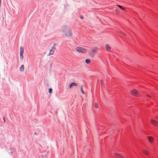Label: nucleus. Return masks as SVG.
I'll return each instance as SVG.
<instances>
[{"label": "nucleus", "mask_w": 158, "mask_h": 158, "mask_svg": "<svg viewBox=\"0 0 158 158\" xmlns=\"http://www.w3.org/2000/svg\"><path fill=\"white\" fill-rule=\"evenodd\" d=\"M62 33L63 36L67 38L72 37L73 35L71 28L67 25H64L62 27Z\"/></svg>", "instance_id": "1"}, {"label": "nucleus", "mask_w": 158, "mask_h": 158, "mask_svg": "<svg viewBox=\"0 0 158 158\" xmlns=\"http://www.w3.org/2000/svg\"><path fill=\"white\" fill-rule=\"evenodd\" d=\"M76 51L80 53H85L87 52V49L79 47H77L75 48Z\"/></svg>", "instance_id": "2"}, {"label": "nucleus", "mask_w": 158, "mask_h": 158, "mask_svg": "<svg viewBox=\"0 0 158 158\" xmlns=\"http://www.w3.org/2000/svg\"><path fill=\"white\" fill-rule=\"evenodd\" d=\"M130 93L132 95L134 96L138 97L140 96L139 92L135 89H133L131 90L130 91Z\"/></svg>", "instance_id": "3"}, {"label": "nucleus", "mask_w": 158, "mask_h": 158, "mask_svg": "<svg viewBox=\"0 0 158 158\" xmlns=\"http://www.w3.org/2000/svg\"><path fill=\"white\" fill-rule=\"evenodd\" d=\"M23 48L22 47H21L20 48V58L21 60H23Z\"/></svg>", "instance_id": "4"}, {"label": "nucleus", "mask_w": 158, "mask_h": 158, "mask_svg": "<svg viewBox=\"0 0 158 158\" xmlns=\"http://www.w3.org/2000/svg\"><path fill=\"white\" fill-rule=\"evenodd\" d=\"M151 123L155 126H158V123L154 119H151L150 120Z\"/></svg>", "instance_id": "5"}, {"label": "nucleus", "mask_w": 158, "mask_h": 158, "mask_svg": "<svg viewBox=\"0 0 158 158\" xmlns=\"http://www.w3.org/2000/svg\"><path fill=\"white\" fill-rule=\"evenodd\" d=\"M55 49V47H52L51 49H49V52L48 55V56L52 55L54 53Z\"/></svg>", "instance_id": "6"}, {"label": "nucleus", "mask_w": 158, "mask_h": 158, "mask_svg": "<svg viewBox=\"0 0 158 158\" xmlns=\"http://www.w3.org/2000/svg\"><path fill=\"white\" fill-rule=\"evenodd\" d=\"M147 137L148 141L150 143H153L154 141V139L153 137L150 136H147Z\"/></svg>", "instance_id": "7"}, {"label": "nucleus", "mask_w": 158, "mask_h": 158, "mask_svg": "<svg viewBox=\"0 0 158 158\" xmlns=\"http://www.w3.org/2000/svg\"><path fill=\"white\" fill-rule=\"evenodd\" d=\"M77 84L75 82H72L70 83L69 85V89H71L73 86H77Z\"/></svg>", "instance_id": "8"}, {"label": "nucleus", "mask_w": 158, "mask_h": 158, "mask_svg": "<svg viewBox=\"0 0 158 158\" xmlns=\"http://www.w3.org/2000/svg\"><path fill=\"white\" fill-rule=\"evenodd\" d=\"M98 48L97 47H94L92 49V52L93 53H95L97 52L98 51Z\"/></svg>", "instance_id": "9"}, {"label": "nucleus", "mask_w": 158, "mask_h": 158, "mask_svg": "<svg viewBox=\"0 0 158 158\" xmlns=\"http://www.w3.org/2000/svg\"><path fill=\"white\" fill-rule=\"evenodd\" d=\"M105 48L106 49L107 51H110V47L109 46L108 44H106L105 45Z\"/></svg>", "instance_id": "10"}, {"label": "nucleus", "mask_w": 158, "mask_h": 158, "mask_svg": "<svg viewBox=\"0 0 158 158\" xmlns=\"http://www.w3.org/2000/svg\"><path fill=\"white\" fill-rule=\"evenodd\" d=\"M143 153L145 155H148L149 154V152L148 151L145 149H143L142 150Z\"/></svg>", "instance_id": "11"}, {"label": "nucleus", "mask_w": 158, "mask_h": 158, "mask_svg": "<svg viewBox=\"0 0 158 158\" xmlns=\"http://www.w3.org/2000/svg\"><path fill=\"white\" fill-rule=\"evenodd\" d=\"M20 71L21 72H23L24 70V66L23 64H22L21 65L20 68Z\"/></svg>", "instance_id": "12"}, {"label": "nucleus", "mask_w": 158, "mask_h": 158, "mask_svg": "<svg viewBox=\"0 0 158 158\" xmlns=\"http://www.w3.org/2000/svg\"><path fill=\"white\" fill-rule=\"evenodd\" d=\"M114 155H118V158H124V157L122 156L120 154L117 153H114Z\"/></svg>", "instance_id": "13"}, {"label": "nucleus", "mask_w": 158, "mask_h": 158, "mask_svg": "<svg viewBox=\"0 0 158 158\" xmlns=\"http://www.w3.org/2000/svg\"><path fill=\"white\" fill-rule=\"evenodd\" d=\"M90 60L89 59H86L85 60V62L87 64H89L90 63Z\"/></svg>", "instance_id": "14"}, {"label": "nucleus", "mask_w": 158, "mask_h": 158, "mask_svg": "<svg viewBox=\"0 0 158 158\" xmlns=\"http://www.w3.org/2000/svg\"><path fill=\"white\" fill-rule=\"evenodd\" d=\"M117 6L119 8H120L123 10H124L125 8H124V7H123V6H122L119 5H117Z\"/></svg>", "instance_id": "15"}, {"label": "nucleus", "mask_w": 158, "mask_h": 158, "mask_svg": "<svg viewBox=\"0 0 158 158\" xmlns=\"http://www.w3.org/2000/svg\"><path fill=\"white\" fill-rule=\"evenodd\" d=\"M81 93H82V94H84V91L83 90L82 86H81Z\"/></svg>", "instance_id": "16"}, {"label": "nucleus", "mask_w": 158, "mask_h": 158, "mask_svg": "<svg viewBox=\"0 0 158 158\" xmlns=\"http://www.w3.org/2000/svg\"><path fill=\"white\" fill-rule=\"evenodd\" d=\"M94 106H95V107L96 108H98V104L97 103H96L95 104Z\"/></svg>", "instance_id": "17"}, {"label": "nucleus", "mask_w": 158, "mask_h": 158, "mask_svg": "<svg viewBox=\"0 0 158 158\" xmlns=\"http://www.w3.org/2000/svg\"><path fill=\"white\" fill-rule=\"evenodd\" d=\"M52 89L51 88H50L49 89V93L50 94L51 93H52Z\"/></svg>", "instance_id": "18"}, {"label": "nucleus", "mask_w": 158, "mask_h": 158, "mask_svg": "<svg viewBox=\"0 0 158 158\" xmlns=\"http://www.w3.org/2000/svg\"><path fill=\"white\" fill-rule=\"evenodd\" d=\"M101 84L102 85H104L103 81L102 80L100 81Z\"/></svg>", "instance_id": "19"}, {"label": "nucleus", "mask_w": 158, "mask_h": 158, "mask_svg": "<svg viewBox=\"0 0 158 158\" xmlns=\"http://www.w3.org/2000/svg\"><path fill=\"white\" fill-rule=\"evenodd\" d=\"M114 155L115 157L118 158V155H114Z\"/></svg>", "instance_id": "20"}, {"label": "nucleus", "mask_w": 158, "mask_h": 158, "mask_svg": "<svg viewBox=\"0 0 158 158\" xmlns=\"http://www.w3.org/2000/svg\"><path fill=\"white\" fill-rule=\"evenodd\" d=\"M3 121H4V123H5V117H4L3 118Z\"/></svg>", "instance_id": "21"}, {"label": "nucleus", "mask_w": 158, "mask_h": 158, "mask_svg": "<svg viewBox=\"0 0 158 158\" xmlns=\"http://www.w3.org/2000/svg\"><path fill=\"white\" fill-rule=\"evenodd\" d=\"M80 18L81 19H83V16H80Z\"/></svg>", "instance_id": "22"}, {"label": "nucleus", "mask_w": 158, "mask_h": 158, "mask_svg": "<svg viewBox=\"0 0 158 158\" xmlns=\"http://www.w3.org/2000/svg\"><path fill=\"white\" fill-rule=\"evenodd\" d=\"M116 12L117 13L119 12L117 10H116Z\"/></svg>", "instance_id": "23"}, {"label": "nucleus", "mask_w": 158, "mask_h": 158, "mask_svg": "<svg viewBox=\"0 0 158 158\" xmlns=\"http://www.w3.org/2000/svg\"><path fill=\"white\" fill-rule=\"evenodd\" d=\"M147 96L148 97H150V96L149 95H147Z\"/></svg>", "instance_id": "24"}]
</instances>
